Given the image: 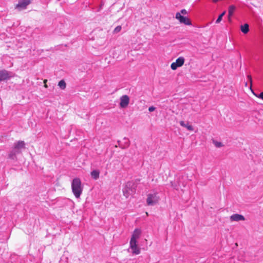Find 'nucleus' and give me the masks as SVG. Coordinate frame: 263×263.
I'll return each mask as SVG.
<instances>
[{"mask_svg":"<svg viewBox=\"0 0 263 263\" xmlns=\"http://www.w3.org/2000/svg\"><path fill=\"white\" fill-rule=\"evenodd\" d=\"M25 147V143L23 141H18L14 143L13 149L10 152L9 158L14 160L16 159V155L20 154L22 150Z\"/></svg>","mask_w":263,"mask_h":263,"instance_id":"nucleus-1","label":"nucleus"},{"mask_svg":"<svg viewBox=\"0 0 263 263\" xmlns=\"http://www.w3.org/2000/svg\"><path fill=\"white\" fill-rule=\"evenodd\" d=\"M136 185L134 182H127L123 189V193L126 198L133 195L136 192Z\"/></svg>","mask_w":263,"mask_h":263,"instance_id":"nucleus-2","label":"nucleus"},{"mask_svg":"<svg viewBox=\"0 0 263 263\" xmlns=\"http://www.w3.org/2000/svg\"><path fill=\"white\" fill-rule=\"evenodd\" d=\"M84 185L81 182H72V192L76 198H79L82 193Z\"/></svg>","mask_w":263,"mask_h":263,"instance_id":"nucleus-3","label":"nucleus"},{"mask_svg":"<svg viewBox=\"0 0 263 263\" xmlns=\"http://www.w3.org/2000/svg\"><path fill=\"white\" fill-rule=\"evenodd\" d=\"M160 199L158 193L153 191L147 194L146 203L149 206L155 205L159 202Z\"/></svg>","mask_w":263,"mask_h":263,"instance_id":"nucleus-4","label":"nucleus"},{"mask_svg":"<svg viewBox=\"0 0 263 263\" xmlns=\"http://www.w3.org/2000/svg\"><path fill=\"white\" fill-rule=\"evenodd\" d=\"M129 249L133 254L138 255L140 253V248L138 246V241L130 240Z\"/></svg>","mask_w":263,"mask_h":263,"instance_id":"nucleus-5","label":"nucleus"},{"mask_svg":"<svg viewBox=\"0 0 263 263\" xmlns=\"http://www.w3.org/2000/svg\"><path fill=\"white\" fill-rule=\"evenodd\" d=\"M175 17L179 20L180 23L184 24L186 25H191V21L186 17L181 15L180 13L177 12L176 14Z\"/></svg>","mask_w":263,"mask_h":263,"instance_id":"nucleus-6","label":"nucleus"},{"mask_svg":"<svg viewBox=\"0 0 263 263\" xmlns=\"http://www.w3.org/2000/svg\"><path fill=\"white\" fill-rule=\"evenodd\" d=\"M184 63L183 57H180L177 59L175 62L171 64V67L173 70H176L178 67L182 66Z\"/></svg>","mask_w":263,"mask_h":263,"instance_id":"nucleus-7","label":"nucleus"},{"mask_svg":"<svg viewBox=\"0 0 263 263\" xmlns=\"http://www.w3.org/2000/svg\"><path fill=\"white\" fill-rule=\"evenodd\" d=\"M129 102V98L127 95H123L120 98V106L121 108L126 107Z\"/></svg>","mask_w":263,"mask_h":263,"instance_id":"nucleus-8","label":"nucleus"},{"mask_svg":"<svg viewBox=\"0 0 263 263\" xmlns=\"http://www.w3.org/2000/svg\"><path fill=\"white\" fill-rule=\"evenodd\" d=\"M30 2L31 0H20L16 5V8L20 10L25 9Z\"/></svg>","mask_w":263,"mask_h":263,"instance_id":"nucleus-9","label":"nucleus"},{"mask_svg":"<svg viewBox=\"0 0 263 263\" xmlns=\"http://www.w3.org/2000/svg\"><path fill=\"white\" fill-rule=\"evenodd\" d=\"M230 220L231 222L244 221L245 220V218L242 215L234 214L230 217Z\"/></svg>","mask_w":263,"mask_h":263,"instance_id":"nucleus-10","label":"nucleus"},{"mask_svg":"<svg viewBox=\"0 0 263 263\" xmlns=\"http://www.w3.org/2000/svg\"><path fill=\"white\" fill-rule=\"evenodd\" d=\"M141 234V230L139 229H136L133 233L130 240L138 241V239L140 238Z\"/></svg>","mask_w":263,"mask_h":263,"instance_id":"nucleus-11","label":"nucleus"},{"mask_svg":"<svg viewBox=\"0 0 263 263\" xmlns=\"http://www.w3.org/2000/svg\"><path fill=\"white\" fill-rule=\"evenodd\" d=\"M11 73L6 70L0 71V81L7 80L11 77Z\"/></svg>","mask_w":263,"mask_h":263,"instance_id":"nucleus-12","label":"nucleus"},{"mask_svg":"<svg viewBox=\"0 0 263 263\" xmlns=\"http://www.w3.org/2000/svg\"><path fill=\"white\" fill-rule=\"evenodd\" d=\"M236 9V7L234 5H231L228 8V17L229 20H231V16L233 15V13Z\"/></svg>","mask_w":263,"mask_h":263,"instance_id":"nucleus-13","label":"nucleus"},{"mask_svg":"<svg viewBox=\"0 0 263 263\" xmlns=\"http://www.w3.org/2000/svg\"><path fill=\"white\" fill-rule=\"evenodd\" d=\"M180 124L181 126L186 128L187 129V130H189L190 131L194 130L193 127L192 125H189L188 123H185L184 121H181L180 122Z\"/></svg>","mask_w":263,"mask_h":263,"instance_id":"nucleus-14","label":"nucleus"},{"mask_svg":"<svg viewBox=\"0 0 263 263\" xmlns=\"http://www.w3.org/2000/svg\"><path fill=\"white\" fill-rule=\"evenodd\" d=\"M241 31L245 34L247 33L249 31V26L248 24L241 26Z\"/></svg>","mask_w":263,"mask_h":263,"instance_id":"nucleus-15","label":"nucleus"},{"mask_svg":"<svg viewBox=\"0 0 263 263\" xmlns=\"http://www.w3.org/2000/svg\"><path fill=\"white\" fill-rule=\"evenodd\" d=\"M99 171L98 170H94L91 172V176L92 178L95 180L97 179L99 177Z\"/></svg>","mask_w":263,"mask_h":263,"instance_id":"nucleus-16","label":"nucleus"},{"mask_svg":"<svg viewBox=\"0 0 263 263\" xmlns=\"http://www.w3.org/2000/svg\"><path fill=\"white\" fill-rule=\"evenodd\" d=\"M58 86L60 87L61 89H64L66 86V84L65 81L63 80H61L58 83Z\"/></svg>","mask_w":263,"mask_h":263,"instance_id":"nucleus-17","label":"nucleus"},{"mask_svg":"<svg viewBox=\"0 0 263 263\" xmlns=\"http://www.w3.org/2000/svg\"><path fill=\"white\" fill-rule=\"evenodd\" d=\"M225 13H226V11H223L222 13H221L218 16V17L215 22L216 24H218L221 21L222 17L224 15Z\"/></svg>","mask_w":263,"mask_h":263,"instance_id":"nucleus-18","label":"nucleus"},{"mask_svg":"<svg viewBox=\"0 0 263 263\" xmlns=\"http://www.w3.org/2000/svg\"><path fill=\"white\" fill-rule=\"evenodd\" d=\"M213 143H214V145H215V146L217 147H220L222 146V145H223L221 142H218V141H216L215 140H213Z\"/></svg>","mask_w":263,"mask_h":263,"instance_id":"nucleus-19","label":"nucleus"},{"mask_svg":"<svg viewBox=\"0 0 263 263\" xmlns=\"http://www.w3.org/2000/svg\"><path fill=\"white\" fill-rule=\"evenodd\" d=\"M121 30V26H118L117 27H116L114 30V33H118L119 32H120Z\"/></svg>","mask_w":263,"mask_h":263,"instance_id":"nucleus-20","label":"nucleus"},{"mask_svg":"<svg viewBox=\"0 0 263 263\" xmlns=\"http://www.w3.org/2000/svg\"><path fill=\"white\" fill-rule=\"evenodd\" d=\"M247 78H248V81L250 82V84H251V86H252V77L250 75H248L247 76Z\"/></svg>","mask_w":263,"mask_h":263,"instance_id":"nucleus-21","label":"nucleus"},{"mask_svg":"<svg viewBox=\"0 0 263 263\" xmlns=\"http://www.w3.org/2000/svg\"><path fill=\"white\" fill-rule=\"evenodd\" d=\"M256 96L263 100V91L260 92L258 95H256Z\"/></svg>","mask_w":263,"mask_h":263,"instance_id":"nucleus-22","label":"nucleus"},{"mask_svg":"<svg viewBox=\"0 0 263 263\" xmlns=\"http://www.w3.org/2000/svg\"><path fill=\"white\" fill-rule=\"evenodd\" d=\"M156 108L154 106H150L148 108V110L149 112H152L155 110Z\"/></svg>","mask_w":263,"mask_h":263,"instance_id":"nucleus-23","label":"nucleus"},{"mask_svg":"<svg viewBox=\"0 0 263 263\" xmlns=\"http://www.w3.org/2000/svg\"><path fill=\"white\" fill-rule=\"evenodd\" d=\"M180 13L185 15L187 14V11L185 9H182Z\"/></svg>","mask_w":263,"mask_h":263,"instance_id":"nucleus-24","label":"nucleus"},{"mask_svg":"<svg viewBox=\"0 0 263 263\" xmlns=\"http://www.w3.org/2000/svg\"><path fill=\"white\" fill-rule=\"evenodd\" d=\"M173 183H172V186H174L175 188L176 189V190H178V188H176L175 186H176V184H178L179 182H178V181H176V182H172Z\"/></svg>","mask_w":263,"mask_h":263,"instance_id":"nucleus-25","label":"nucleus"},{"mask_svg":"<svg viewBox=\"0 0 263 263\" xmlns=\"http://www.w3.org/2000/svg\"><path fill=\"white\" fill-rule=\"evenodd\" d=\"M124 140H125V143L127 145V146L129 145V140L128 139L124 138Z\"/></svg>","mask_w":263,"mask_h":263,"instance_id":"nucleus-26","label":"nucleus"},{"mask_svg":"<svg viewBox=\"0 0 263 263\" xmlns=\"http://www.w3.org/2000/svg\"><path fill=\"white\" fill-rule=\"evenodd\" d=\"M72 181H80L79 179H77V178H74L72 180Z\"/></svg>","mask_w":263,"mask_h":263,"instance_id":"nucleus-27","label":"nucleus"},{"mask_svg":"<svg viewBox=\"0 0 263 263\" xmlns=\"http://www.w3.org/2000/svg\"><path fill=\"white\" fill-rule=\"evenodd\" d=\"M146 216H148V213L147 212H146Z\"/></svg>","mask_w":263,"mask_h":263,"instance_id":"nucleus-28","label":"nucleus"}]
</instances>
